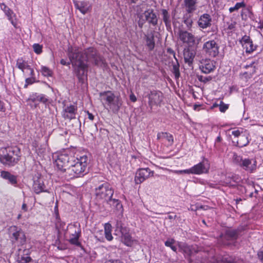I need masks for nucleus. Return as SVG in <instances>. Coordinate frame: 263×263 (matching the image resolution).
Returning <instances> with one entry per match:
<instances>
[{
	"label": "nucleus",
	"mask_w": 263,
	"mask_h": 263,
	"mask_svg": "<svg viewBox=\"0 0 263 263\" xmlns=\"http://www.w3.org/2000/svg\"><path fill=\"white\" fill-rule=\"evenodd\" d=\"M179 251L183 253L185 257L188 258L191 262L190 257L198 252L196 246H189L185 243L178 242Z\"/></svg>",
	"instance_id": "f8f14e48"
},
{
	"label": "nucleus",
	"mask_w": 263,
	"mask_h": 263,
	"mask_svg": "<svg viewBox=\"0 0 263 263\" xmlns=\"http://www.w3.org/2000/svg\"><path fill=\"white\" fill-rule=\"evenodd\" d=\"M111 225L109 223H106L104 226V232L105 236L106 239L108 241H111L113 239L111 235Z\"/></svg>",
	"instance_id": "72a5a7b5"
},
{
	"label": "nucleus",
	"mask_w": 263,
	"mask_h": 263,
	"mask_svg": "<svg viewBox=\"0 0 263 263\" xmlns=\"http://www.w3.org/2000/svg\"><path fill=\"white\" fill-rule=\"evenodd\" d=\"M74 4L76 8L83 14H85L90 11L91 8V5L86 1H74Z\"/></svg>",
	"instance_id": "412c9836"
},
{
	"label": "nucleus",
	"mask_w": 263,
	"mask_h": 263,
	"mask_svg": "<svg viewBox=\"0 0 263 263\" xmlns=\"http://www.w3.org/2000/svg\"><path fill=\"white\" fill-rule=\"evenodd\" d=\"M203 51L207 56L215 57L219 53L218 47L214 40L209 41L204 44Z\"/></svg>",
	"instance_id": "9b49d317"
},
{
	"label": "nucleus",
	"mask_w": 263,
	"mask_h": 263,
	"mask_svg": "<svg viewBox=\"0 0 263 263\" xmlns=\"http://www.w3.org/2000/svg\"><path fill=\"white\" fill-rule=\"evenodd\" d=\"M5 15L11 24L15 27L17 25V19L16 14L10 9L5 12Z\"/></svg>",
	"instance_id": "473e14b6"
},
{
	"label": "nucleus",
	"mask_w": 263,
	"mask_h": 263,
	"mask_svg": "<svg viewBox=\"0 0 263 263\" xmlns=\"http://www.w3.org/2000/svg\"><path fill=\"white\" fill-rule=\"evenodd\" d=\"M238 230L229 229L226 231L222 238L228 240H234L237 239L239 234Z\"/></svg>",
	"instance_id": "bb28decb"
},
{
	"label": "nucleus",
	"mask_w": 263,
	"mask_h": 263,
	"mask_svg": "<svg viewBox=\"0 0 263 263\" xmlns=\"http://www.w3.org/2000/svg\"><path fill=\"white\" fill-rule=\"evenodd\" d=\"M1 8L4 12L5 13L7 11V10H9L10 9V8L4 4H1Z\"/></svg>",
	"instance_id": "864d4df0"
},
{
	"label": "nucleus",
	"mask_w": 263,
	"mask_h": 263,
	"mask_svg": "<svg viewBox=\"0 0 263 263\" xmlns=\"http://www.w3.org/2000/svg\"><path fill=\"white\" fill-rule=\"evenodd\" d=\"M120 232L122 235V239L123 243L127 246H131L132 244V238L128 232L127 229L121 230Z\"/></svg>",
	"instance_id": "c85d7f7f"
},
{
	"label": "nucleus",
	"mask_w": 263,
	"mask_h": 263,
	"mask_svg": "<svg viewBox=\"0 0 263 263\" xmlns=\"http://www.w3.org/2000/svg\"><path fill=\"white\" fill-rule=\"evenodd\" d=\"M100 100L107 105L114 114H117L122 104L120 96H116L110 91H105L99 93Z\"/></svg>",
	"instance_id": "20e7f679"
},
{
	"label": "nucleus",
	"mask_w": 263,
	"mask_h": 263,
	"mask_svg": "<svg viewBox=\"0 0 263 263\" xmlns=\"http://www.w3.org/2000/svg\"><path fill=\"white\" fill-rule=\"evenodd\" d=\"M116 227L117 229H119L121 232V230L125 229L126 228L123 227V224L120 220H117L116 221Z\"/></svg>",
	"instance_id": "de8ad7c7"
},
{
	"label": "nucleus",
	"mask_w": 263,
	"mask_h": 263,
	"mask_svg": "<svg viewBox=\"0 0 263 263\" xmlns=\"http://www.w3.org/2000/svg\"><path fill=\"white\" fill-rule=\"evenodd\" d=\"M39 102L45 103L48 101V99L45 98V95H39Z\"/></svg>",
	"instance_id": "603ef678"
},
{
	"label": "nucleus",
	"mask_w": 263,
	"mask_h": 263,
	"mask_svg": "<svg viewBox=\"0 0 263 263\" xmlns=\"http://www.w3.org/2000/svg\"><path fill=\"white\" fill-rule=\"evenodd\" d=\"M33 189L36 194L47 192V190H45V185L43 180L41 178H37L36 180L34 181Z\"/></svg>",
	"instance_id": "393cba45"
},
{
	"label": "nucleus",
	"mask_w": 263,
	"mask_h": 263,
	"mask_svg": "<svg viewBox=\"0 0 263 263\" xmlns=\"http://www.w3.org/2000/svg\"><path fill=\"white\" fill-rule=\"evenodd\" d=\"M197 0H184L185 7L189 13L194 11L196 9V3Z\"/></svg>",
	"instance_id": "7c9ffc66"
},
{
	"label": "nucleus",
	"mask_w": 263,
	"mask_h": 263,
	"mask_svg": "<svg viewBox=\"0 0 263 263\" xmlns=\"http://www.w3.org/2000/svg\"><path fill=\"white\" fill-rule=\"evenodd\" d=\"M183 174H192V167L190 169L182 170Z\"/></svg>",
	"instance_id": "bf43d9fd"
},
{
	"label": "nucleus",
	"mask_w": 263,
	"mask_h": 263,
	"mask_svg": "<svg viewBox=\"0 0 263 263\" xmlns=\"http://www.w3.org/2000/svg\"><path fill=\"white\" fill-rule=\"evenodd\" d=\"M159 35H154V34H146L144 39L145 40V45L149 51H152L155 46L156 40H159Z\"/></svg>",
	"instance_id": "aec40b11"
},
{
	"label": "nucleus",
	"mask_w": 263,
	"mask_h": 263,
	"mask_svg": "<svg viewBox=\"0 0 263 263\" xmlns=\"http://www.w3.org/2000/svg\"><path fill=\"white\" fill-rule=\"evenodd\" d=\"M67 55L69 58V61H66L65 59H61L60 63L63 65L69 66L70 64L73 66V62L77 61L80 56V49L77 47H72L69 46L67 49Z\"/></svg>",
	"instance_id": "9d476101"
},
{
	"label": "nucleus",
	"mask_w": 263,
	"mask_h": 263,
	"mask_svg": "<svg viewBox=\"0 0 263 263\" xmlns=\"http://www.w3.org/2000/svg\"><path fill=\"white\" fill-rule=\"evenodd\" d=\"M27 70H29V71L28 73V76H29V77H34V73L33 69L31 67H30V68L28 69Z\"/></svg>",
	"instance_id": "5fc2aeb1"
},
{
	"label": "nucleus",
	"mask_w": 263,
	"mask_h": 263,
	"mask_svg": "<svg viewBox=\"0 0 263 263\" xmlns=\"http://www.w3.org/2000/svg\"><path fill=\"white\" fill-rule=\"evenodd\" d=\"M73 158L69 156L67 154H62L58 156L57 159L55 160V163L58 168L63 172H65V176H66L68 173V169L70 168V165Z\"/></svg>",
	"instance_id": "6e6552de"
},
{
	"label": "nucleus",
	"mask_w": 263,
	"mask_h": 263,
	"mask_svg": "<svg viewBox=\"0 0 263 263\" xmlns=\"http://www.w3.org/2000/svg\"><path fill=\"white\" fill-rule=\"evenodd\" d=\"M33 48L36 54H40L42 52V46L39 44H34L33 45Z\"/></svg>",
	"instance_id": "c03bdc74"
},
{
	"label": "nucleus",
	"mask_w": 263,
	"mask_h": 263,
	"mask_svg": "<svg viewBox=\"0 0 263 263\" xmlns=\"http://www.w3.org/2000/svg\"><path fill=\"white\" fill-rule=\"evenodd\" d=\"M80 54L82 55V59L85 63L89 61L96 65L103 63L102 58L98 55L97 50L92 47L88 48L83 52L80 50Z\"/></svg>",
	"instance_id": "423d86ee"
},
{
	"label": "nucleus",
	"mask_w": 263,
	"mask_h": 263,
	"mask_svg": "<svg viewBox=\"0 0 263 263\" xmlns=\"http://www.w3.org/2000/svg\"><path fill=\"white\" fill-rule=\"evenodd\" d=\"M175 243V240L174 239H168L165 242V245L166 247H170L173 251L177 252V248L174 245Z\"/></svg>",
	"instance_id": "58836bf2"
},
{
	"label": "nucleus",
	"mask_w": 263,
	"mask_h": 263,
	"mask_svg": "<svg viewBox=\"0 0 263 263\" xmlns=\"http://www.w3.org/2000/svg\"><path fill=\"white\" fill-rule=\"evenodd\" d=\"M214 62L210 59H203L200 62L199 68L203 73H209L214 70Z\"/></svg>",
	"instance_id": "f3484780"
},
{
	"label": "nucleus",
	"mask_w": 263,
	"mask_h": 263,
	"mask_svg": "<svg viewBox=\"0 0 263 263\" xmlns=\"http://www.w3.org/2000/svg\"><path fill=\"white\" fill-rule=\"evenodd\" d=\"M212 18L210 14L204 13L199 18L198 21V25L202 28H206L211 26Z\"/></svg>",
	"instance_id": "5701e85b"
},
{
	"label": "nucleus",
	"mask_w": 263,
	"mask_h": 263,
	"mask_svg": "<svg viewBox=\"0 0 263 263\" xmlns=\"http://www.w3.org/2000/svg\"><path fill=\"white\" fill-rule=\"evenodd\" d=\"M211 263H243V260L234 256L224 254L219 255L216 259H214Z\"/></svg>",
	"instance_id": "ddd939ff"
},
{
	"label": "nucleus",
	"mask_w": 263,
	"mask_h": 263,
	"mask_svg": "<svg viewBox=\"0 0 263 263\" xmlns=\"http://www.w3.org/2000/svg\"><path fill=\"white\" fill-rule=\"evenodd\" d=\"M154 172L149 168H140L136 173L135 181L136 183L140 184L145 179L153 176Z\"/></svg>",
	"instance_id": "4468645a"
},
{
	"label": "nucleus",
	"mask_w": 263,
	"mask_h": 263,
	"mask_svg": "<svg viewBox=\"0 0 263 263\" xmlns=\"http://www.w3.org/2000/svg\"><path fill=\"white\" fill-rule=\"evenodd\" d=\"M229 105L223 103L222 101L220 102L219 105V110L221 112H224L228 108Z\"/></svg>",
	"instance_id": "09e8293b"
},
{
	"label": "nucleus",
	"mask_w": 263,
	"mask_h": 263,
	"mask_svg": "<svg viewBox=\"0 0 263 263\" xmlns=\"http://www.w3.org/2000/svg\"><path fill=\"white\" fill-rule=\"evenodd\" d=\"M22 209L24 210L25 212L27 211V206L26 203H23L22 206Z\"/></svg>",
	"instance_id": "774afa93"
},
{
	"label": "nucleus",
	"mask_w": 263,
	"mask_h": 263,
	"mask_svg": "<svg viewBox=\"0 0 263 263\" xmlns=\"http://www.w3.org/2000/svg\"><path fill=\"white\" fill-rule=\"evenodd\" d=\"M79 236H76V237H69V242L76 246H80L81 243L79 241Z\"/></svg>",
	"instance_id": "37998d69"
},
{
	"label": "nucleus",
	"mask_w": 263,
	"mask_h": 263,
	"mask_svg": "<svg viewBox=\"0 0 263 263\" xmlns=\"http://www.w3.org/2000/svg\"><path fill=\"white\" fill-rule=\"evenodd\" d=\"M243 46L246 49V52L249 53L253 51L256 49V47L254 46L252 41L248 42Z\"/></svg>",
	"instance_id": "ea45409f"
},
{
	"label": "nucleus",
	"mask_w": 263,
	"mask_h": 263,
	"mask_svg": "<svg viewBox=\"0 0 263 263\" xmlns=\"http://www.w3.org/2000/svg\"><path fill=\"white\" fill-rule=\"evenodd\" d=\"M32 102H35L36 101V97L35 95H33L29 99Z\"/></svg>",
	"instance_id": "338daca9"
},
{
	"label": "nucleus",
	"mask_w": 263,
	"mask_h": 263,
	"mask_svg": "<svg viewBox=\"0 0 263 263\" xmlns=\"http://www.w3.org/2000/svg\"><path fill=\"white\" fill-rule=\"evenodd\" d=\"M257 65L256 61H252L250 63L248 62V64L245 66V68L248 70L244 73V74L252 77L256 72Z\"/></svg>",
	"instance_id": "cd10ccee"
},
{
	"label": "nucleus",
	"mask_w": 263,
	"mask_h": 263,
	"mask_svg": "<svg viewBox=\"0 0 263 263\" xmlns=\"http://www.w3.org/2000/svg\"><path fill=\"white\" fill-rule=\"evenodd\" d=\"M235 23H231L230 25H229L228 28L230 30H232L235 27Z\"/></svg>",
	"instance_id": "680f3d73"
},
{
	"label": "nucleus",
	"mask_w": 263,
	"mask_h": 263,
	"mask_svg": "<svg viewBox=\"0 0 263 263\" xmlns=\"http://www.w3.org/2000/svg\"><path fill=\"white\" fill-rule=\"evenodd\" d=\"M210 168L207 160H203L202 162L192 167V174L200 175L207 173Z\"/></svg>",
	"instance_id": "dca6fc26"
},
{
	"label": "nucleus",
	"mask_w": 263,
	"mask_h": 263,
	"mask_svg": "<svg viewBox=\"0 0 263 263\" xmlns=\"http://www.w3.org/2000/svg\"><path fill=\"white\" fill-rule=\"evenodd\" d=\"M35 77H28L26 78L25 80L26 84L24 85V87L27 88L28 85L33 84L34 82H35Z\"/></svg>",
	"instance_id": "49530a36"
},
{
	"label": "nucleus",
	"mask_w": 263,
	"mask_h": 263,
	"mask_svg": "<svg viewBox=\"0 0 263 263\" xmlns=\"http://www.w3.org/2000/svg\"><path fill=\"white\" fill-rule=\"evenodd\" d=\"M257 28H260L261 31H263V22H259L256 27Z\"/></svg>",
	"instance_id": "e2e57ef3"
},
{
	"label": "nucleus",
	"mask_w": 263,
	"mask_h": 263,
	"mask_svg": "<svg viewBox=\"0 0 263 263\" xmlns=\"http://www.w3.org/2000/svg\"><path fill=\"white\" fill-rule=\"evenodd\" d=\"M10 238L12 241L14 243L18 242L21 245H24L26 240V236L23 231L16 226H11L9 228Z\"/></svg>",
	"instance_id": "1a4fd4ad"
},
{
	"label": "nucleus",
	"mask_w": 263,
	"mask_h": 263,
	"mask_svg": "<svg viewBox=\"0 0 263 263\" xmlns=\"http://www.w3.org/2000/svg\"><path fill=\"white\" fill-rule=\"evenodd\" d=\"M114 190L107 182L100 184L95 189V195L98 199L103 200L110 206L117 209L122 208V204L118 199H113Z\"/></svg>",
	"instance_id": "f257e3e1"
},
{
	"label": "nucleus",
	"mask_w": 263,
	"mask_h": 263,
	"mask_svg": "<svg viewBox=\"0 0 263 263\" xmlns=\"http://www.w3.org/2000/svg\"><path fill=\"white\" fill-rule=\"evenodd\" d=\"M232 134L235 137L239 138V139L236 142L235 146L242 147L247 146L249 144L248 136L243 134L242 132H240L239 130H233Z\"/></svg>",
	"instance_id": "2eb2a0df"
},
{
	"label": "nucleus",
	"mask_w": 263,
	"mask_h": 263,
	"mask_svg": "<svg viewBox=\"0 0 263 263\" xmlns=\"http://www.w3.org/2000/svg\"><path fill=\"white\" fill-rule=\"evenodd\" d=\"M246 6V4L244 2H240V3H237L234 6V9L235 10H238L240 8L245 7Z\"/></svg>",
	"instance_id": "3c124183"
},
{
	"label": "nucleus",
	"mask_w": 263,
	"mask_h": 263,
	"mask_svg": "<svg viewBox=\"0 0 263 263\" xmlns=\"http://www.w3.org/2000/svg\"><path fill=\"white\" fill-rule=\"evenodd\" d=\"M179 39L183 43H187L190 46L198 43V40L193 34H179Z\"/></svg>",
	"instance_id": "4be33fe9"
},
{
	"label": "nucleus",
	"mask_w": 263,
	"mask_h": 263,
	"mask_svg": "<svg viewBox=\"0 0 263 263\" xmlns=\"http://www.w3.org/2000/svg\"><path fill=\"white\" fill-rule=\"evenodd\" d=\"M71 159L72 160L70 165V168L68 169L66 177L69 179H72L84 176L87 165V156L84 155L80 158L73 157Z\"/></svg>",
	"instance_id": "f03ea898"
},
{
	"label": "nucleus",
	"mask_w": 263,
	"mask_h": 263,
	"mask_svg": "<svg viewBox=\"0 0 263 263\" xmlns=\"http://www.w3.org/2000/svg\"><path fill=\"white\" fill-rule=\"evenodd\" d=\"M41 72L42 74L45 77L51 76L52 71L48 67L42 66L41 67Z\"/></svg>",
	"instance_id": "79ce46f5"
},
{
	"label": "nucleus",
	"mask_w": 263,
	"mask_h": 263,
	"mask_svg": "<svg viewBox=\"0 0 263 263\" xmlns=\"http://www.w3.org/2000/svg\"><path fill=\"white\" fill-rule=\"evenodd\" d=\"M240 167L249 172H252L256 168V161L253 159H243Z\"/></svg>",
	"instance_id": "a211bd4d"
},
{
	"label": "nucleus",
	"mask_w": 263,
	"mask_h": 263,
	"mask_svg": "<svg viewBox=\"0 0 263 263\" xmlns=\"http://www.w3.org/2000/svg\"><path fill=\"white\" fill-rule=\"evenodd\" d=\"M195 52L194 50H191L189 48L184 49L183 52L184 60L186 63H187L190 66L193 62Z\"/></svg>",
	"instance_id": "a878e982"
},
{
	"label": "nucleus",
	"mask_w": 263,
	"mask_h": 263,
	"mask_svg": "<svg viewBox=\"0 0 263 263\" xmlns=\"http://www.w3.org/2000/svg\"><path fill=\"white\" fill-rule=\"evenodd\" d=\"M70 233V237H76V236H80L81 230L79 228H77L76 225H71L69 228Z\"/></svg>",
	"instance_id": "c9c22d12"
},
{
	"label": "nucleus",
	"mask_w": 263,
	"mask_h": 263,
	"mask_svg": "<svg viewBox=\"0 0 263 263\" xmlns=\"http://www.w3.org/2000/svg\"><path fill=\"white\" fill-rule=\"evenodd\" d=\"M157 139L158 140L165 139L168 141L170 144H172L174 142L173 136L167 133H159L157 134Z\"/></svg>",
	"instance_id": "f704fd0d"
},
{
	"label": "nucleus",
	"mask_w": 263,
	"mask_h": 263,
	"mask_svg": "<svg viewBox=\"0 0 263 263\" xmlns=\"http://www.w3.org/2000/svg\"><path fill=\"white\" fill-rule=\"evenodd\" d=\"M171 172H172L173 173H175V174H183V172H182V170H175V171H171Z\"/></svg>",
	"instance_id": "69168bd1"
},
{
	"label": "nucleus",
	"mask_w": 263,
	"mask_h": 263,
	"mask_svg": "<svg viewBox=\"0 0 263 263\" xmlns=\"http://www.w3.org/2000/svg\"><path fill=\"white\" fill-rule=\"evenodd\" d=\"M129 98L131 101L135 102L137 101V98L134 93H132L129 96Z\"/></svg>",
	"instance_id": "13d9d810"
},
{
	"label": "nucleus",
	"mask_w": 263,
	"mask_h": 263,
	"mask_svg": "<svg viewBox=\"0 0 263 263\" xmlns=\"http://www.w3.org/2000/svg\"><path fill=\"white\" fill-rule=\"evenodd\" d=\"M162 15L163 17V20L164 22L165 23L166 26L169 27L171 26V17L170 16L167 12V11L165 9H162Z\"/></svg>",
	"instance_id": "e433bc0d"
},
{
	"label": "nucleus",
	"mask_w": 263,
	"mask_h": 263,
	"mask_svg": "<svg viewBox=\"0 0 263 263\" xmlns=\"http://www.w3.org/2000/svg\"><path fill=\"white\" fill-rule=\"evenodd\" d=\"M1 176L5 179L8 180L12 185L17 184L16 176L10 174L8 172L2 171Z\"/></svg>",
	"instance_id": "c756f323"
},
{
	"label": "nucleus",
	"mask_w": 263,
	"mask_h": 263,
	"mask_svg": "<svg viewBox=\"0 0 263 263\" xmlns=\"http://www.w3.org/2000/svg\"><path fill=\"white\" fill-rule=\"evenodd\" d=\"M172 72L174 74L176 79H178L179 78V65L177 60H176V63L173 64Z\"/></svg>",
	"instance_id": "4c0bfd02"
},
{
	"label": "nucleus",
	"mask_w": 263,
	"mask_h": 263,
	"mask_svg": "<svg viewBox=\"0 0 263 263\" xmlns=\"http://www.w3.org/2000/svg\"><path fill=\"white\" fill-rule=\"evenodd\" d=\"M16 66L18 69L21 70L23 72H25V69L27 70L29 69L30 67L28 62L22 59L17 60Z\"/></svg>",
	"instance_id": "2f4dec72"
},
{
	"label": "nucleus",
	"mask_w": 263,
	"mask_h": 263,
	"mask_svg": "<svg viewBox=\"0 0 263 263\" xmlns=\"http://www.w3.org/2000/svg\"><path fill=\"white\" fill-rule=\"evenodd\" d=\"M77 107L74 105L67 106L63 111L62 116L64 118L72 120L76 118Z\"/></svg>",
	"instance_id": "6ab92c4d"
},
{
	"label": "nucleus",
	"mask_w": 263,
	"mask_h": 263,
	"mask_svg": "<svg viewBox=\"0 0 263 263\" xmlns=\"http://www.w3.org/2000/svg\"><path fill=\"white\" fill-rule=\"evenodd\" d=\"M251 40L250 39V37L249 36H248L247 35H244L241 41L240 42L242 44V46L246 45L248 42H250Z\"/></svg>",
	"instance_id": "8fccbe9b"
},
{
	"label": "nucleus",
	"mask_w": 263,
	"mask_h": 263,
	"mask_svg": "<svg viewBox=\"0 0 263 263\" xmlns=\"http://www.w3.org/2000/svg\"><path fill=\"white\" fill-rule=\"evenodd\" d=\"M21 158L20 149L16 146L7 147L0 149V161L4 164L13 166Z\"/></svg>",
	"instance_id": "7ed1b4c3"
},
{
	"label": "nucleus",
	"mask_w": 263,
	"mask_h": 263,
	"mask_svg": "<svg viewBox=\"0 0 263 263\" xmlns=\"http://www.w3.org/2000/svg\"><path fill=\"white\" fill-rule=\"evenodd\" d=\"M167 52L168 53L173 54L174 57V58L177 60V59H176V58L175 57V53L174 51L172 49H171V48H167Z\"/></svg>",
	"instance_id": "6e6d98bb"
},
{
	"label": "nucleus",
	"mask_w": 263,
	"mask_h": 263,
	"mask_svg": "<svg viewBox=\"0 0 263 263\" xmlns=\"http://www.w3.org/2000/svg\"><path fill=\"white\" fill-rule=\"evenodd\" d=\"M233 179L234 182L237 183L239 182L240 181V178L238 176H233Z\"/></svg>",
	"instance_id": "052dcab7"
},
{
	"label": "nucleus",
	"mask_w": 263,
	"mask_h": 263,
	"mask_svg": "<svg viewBox=\"0 0 263 263\" xmlns=\"http://www.w3.org/2000/svg\"><path fill=\"white\" fill-rule=\"evenodd\" d=\"M198 79L200 82H203L204 83H206V82H208L212 80V77L210 76L204 77L202 76H198Z\"/></svg>",
	"instance_id": "a18cd8bd"
},
{
	"label": "nucleus",
	"mask_w": 263,
	"mask_h": 263,
	"mask_svg": "<svg viewBox=\"0 0 263 263\" xmlns=\"http://www.w3.org/2000/svg\"><path fill=\"white\" fill-rule=\"evenodd\" d=\"M145 98L148 99V104L152 110L154 106L160 105L163 96L160 91L151 90L145 92Z\"/></svg>",
	"instance_id": "0eeeda50"
},
{
	"label": "nucleus",
	"mask_w": 263,
	"mask_h": 263,
	"mask_svg": "<svg viewBox=\"0 0 263 263\" xmlns=\"http://www.w3.org/2000/svg\"><path fill=\"white\" fill-rule=\"evenodd\" d=\"M257 255L259 259L263 262V250L258 252Z\"/></svg>",
	"instance_id": "4d7b16f0"
},
{
	"label": "nucleus",
	"mask_w": 263,
	"mask_h": 263,
	"mask_svg": "<svg viewBox=\"0 0 263 263\" xmlns=\"http://www.w3.org/2000/svg\"><path fill=\"white\" fill-rule=\"evenodd\" d=\"M143 15L146 21H147L149 23L154 25L157 23V16L154 13L153 9H148L145 11L143 13Z\"/></svg>",
	"instance_id": "b1692460"
},
{
	"label": "nucleus",
	"mask_w": 263,
	"mask_h": 263,
	"mask_svg": "<svg viewBox=\"0 0 263 263\" xmlns=\"http://www.w3.org/2000/svg\"><path fill=\"white\" fill-rule=\"evenodd\" d=\"M242 160L243 158L242 157L237 155L236 153H234L233 156V161L235 164L240 166Z\"/></svg>",
	"instance_id": "a19ab883"
},
{
	"label": "nucleus",
	"mask_w": 263,
	"mask_h": 263,
	"mask_svg": "<svg viewBox=\"0 0 263 263\" xmlns=\"http://www.w3.org/2000/svg\"><path fill=\"white\" fill-rule=\"evenodd\" d=\"M87 113L88 116V118L90 120H93V119H94V116L91 113H90L88 111H87Z\"/></svg>",
	"instance_id": "0e129e2a"
},
{
	"label": "nucleus",
	"mask_w": 263,
	"mask_h": 263,
	"mask_svg": "<svg viewBox=\"0 0 263 263\" xmlns=\"http://www.w3.org/2000/svg\"><path fill=\"white\" fill-rule=\"evenodd\" d=\"M82 57V55H80L77 61L73 62V67L79 82L84 84L87 80L88 65L86 63L84 62Z\"/></svg>",
	"instance_id": "39448f33"
}]
</instances>
